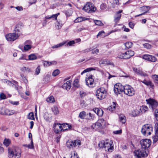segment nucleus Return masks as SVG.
<instances>
[{
	"mask_svg": "<svg viewBox=\"0 0 158 158\" xmlns=\"http://www.w3.org/2000/svg\"><path fill=\"white\" fill-rule=\"evenodd\" d=\"M150 57V55L148 54L143 55L142 56L143 58L146 60H148L149 61V60Z\"/></svg>",
	"mask_w": 158,
	"mask_h": 158,
	"instance_id": "de8ad7c7",
	"label": "nucleus"
},
{
	"mask_svg": "<svg viewBox=\"0 0 158 158\" xmlns=\"http://www.w3.org/2000/svg\"><path fill=\"white\" fill-rule=\"evenodd\" d=\"M125 56L124 55V53H120L118 54V56H117V57H118L119 58L121 59H125Z\"/></svg>",
	"mask_w": 158,
	"mask_h": 158,
	"instance_id": "4d7b16f0",
	"label": "nucleus"
},
{
	"mask_svg": "<svg viewBox=\"0 0 158 158\" xmlns=\"http://www.w3.org/2000/svg\"><path fill=\"white\" fill-rule=\"evenodd\" d=\"M103 122H104V120L103 119H100L98 120V121L95 123V125H97L100 127L102 128L104 126V123Z\"/></svg>",
	"mask_w": 158,
	"mask_h": 158,
	"instance_id": "393cba45",
	"label": "nucleus"
},
{
	"mask_svg": "<svg viewBox=\"0 0 158 158\" xmlns=\"http://www.w3.org/2000/svg\"><path fill=\"white\" fill-rule=\"evenodd\" d=\"M98 145L101 148H105L106 151L107 149L108 151L109 152H112L113 149V145L112 142H109L107 141H101L98 143Z\"/></svg>",
	"mask_w": 158,
	"mask_h": 158,
	"instance_id": "f03ea898",
	"label": "nucleus"
},
{
	"mask_svg": "<svg viewBox=\"0 0 158 158\" xmlns=\"http://www.w3.org/2000/svg\"><path fill=\"white\" fill-rule=\"evenodd\" d=\"M153 128L152 126L149 124L144 125L141 129V132L145 136L150 135L153 131Z\"/></svg>",
	"mask_w": 158,
	"mask_h": 158,
	"instance_id": "20e7f679",
	"label": "nucleus"
},
{
	"mask_svg": "<svg viewBox=\"0 0 158 158\" xmlns=\"http://www.w3.org/2000/svg\"><path fill=\"white\" fill-rule=\"evenodd\" d=\"M135 158H141L142 157H146L148 156V151L146 149H138L135 150L133 152Z\"/></svg>",
	"mask_w": 158,
	"mask_h": 158,
	"instance_id": "7ed1b4c3",
	"label": "nucleus"
},
{
	"mask_svg": "<svg viewBox=\"0 0 158 158\" xmlns=\"http://www.w3.org/2000/svg\"><path fill=\"white\" fill-rule=\"evenodd\" d=\"M154 114L156 119L158 121V110H155Z\"/></svg>",
	"mask_w": 158,
	"mask_h": 158,
	"instance_id": "603ef678",
	"label": "nucleus"
},
{
	"mask_svg": "<svg viewBox=\"0 0 158 158\" xmlns=\"http://www.w3.org/2000/svg\"><path fill=\"white\" fill-rule=\"evenodd\" d=\"M31 45H29L27 44L25 45L24 47V50L25 51H28L30 49H31Z\"/></svg>",
	"mask_w": 158,
	"mask_h": 158,
	"instance_id": "8fccbe9b",
	"label": "nucleus"
},
{
	"mask_svg": "<svg viewBox=\"0 0 158 158\" xmlns=\"http://www.w3.org/2000/svg\"><path fill=\"white\" fill-rule=\"evenodd\" d=\"M107 92L103 88H100L97 90L96 95L100 100L104 99L106 95Z\"/></svg>",
	"mask_w": 158,
	"mask_h": 158,
	"instance_id": "423d86ee",
	"label": "nucleus"
},
{
	"mask_svg": "<svg viewBox=\"0 0 158 158\" xmlns=\"http://www.w3.org/2000/svg\"><path fill=\"white\" fill-rule=\"evenodd\" d=\"M0 98L1 99H4L6 98V97L3 93H1L0 94Z\"/></svg>",
	"mask_w": 158,
	"mask_h": 158,
	"instance_id": "e2e57ef3",
	"label": "nucleus"
},
{
	"mask_svg": "<svg viewBox=\"0 0 158 158\" xmlns=\"http://www.w3.org/2000/svg\"><path fill=\"white\" fill-rule=\"evenodd\" d=\"M21 71L24 72H29L31 71V69L30 68L25 67H22L21 68Z\"/></svg>",
	"mask_w": 158,
	"mask_h": 158,
	"instance_id": "a19ab883",
	"label": "nucleus"
},
{
	"mask_svg": "<svg viewBox=\"0 0 158 158\" xmlns=\"http://www.w3.org/2000/svg\"><path fill=\"white\" fill-rule=\"evenodd\" d=\"M43 63L44 64V65L45 67H47L52 64H56V61H53L52 62H49L46 61H43Z\"/></svg>",
	"mask_w": 158,
	"mask_h": 158,
	"instance_id": "a878e982",
	"label": "nucleus"
},
{
	"mask_svg": "<svg viewBox=\"0 0 158 158\" xmlns=\"http://www.w3.org/2000/svg\"><path fill=\"white\" fill-rule=\"evenodd\" d=\"M67 42V41H64L63 42H62L61 43H60L59 44H57L56 45H54L52 47V48L54 49V48H58L61 47L63 46L64 45L66 44V43Z\"/></svg>",
	"mask_w": 158,
	"mask_h": 158,
	"instance_id": "c85d7f7f",
	"label": "nucleus"
},
{
	"mask_svg": "<svg viewBox=\"0 0 158 158\" xmlns=\"http://www.w3.org/2000/svg\"><path fill=\"white\" fill-rule=\"evenodd\" d=\"M60 73L59 70L57 69L54 70L52 73V75L54 76H56L59 74Z\"/></svg>",
	"mask_w": 158,
	"mask_h": 158,
	"instance_id": "864d4df0",
	"label": "nucleus"
},
{
	"mask_svg": "<svg viewBox=\"0 0 158 158\" xmlns=\"http://www.w3.org/2000/svg\"><path fill=\"white\" fill-rule=\"evenodd\" d=\"M144 47L147 49H150L152 48L151 45L148 43H146L143 44Z\"/></svg>",
	"mask_w": 158,
	"mask_h": 158,
	"instance_id": "49530a36",
	"label": "nucleus"
},
{
	"mask_svg": "<svg viewBox=\"0 0 158 158\" xmlns=\"http://www.w3.org/2000/svg\"><path fill=\"white\" fill-rule=\"evenodd\" d=\"M32 44V42H31V41L30 40H27V41H26L24 44V45H31V44Z\"/></svg>",
	"mask_w": 158,
	"mask_h": 158,
	"instance_id": "774afa93",
	"label": "nucleus"
},
{
	"mask_svg": "<svg viewBox=\"0 0 158 158\" xmlns=\"http://www.w3.org/2000/svg\"><path fill=\"white\" fill-rule=\"evenodd\" d=\"M150 7L149 6H144L141 7V9L143 11H144L143 13L141 14L135 16V17L140 16L143 15H144L150 9Z\"/></svg>",
	"mask_w": 158,
	"mask_h": 158,
	"instance_id": "f3484780",
	"label": "nucleus"
},
{
	"mask_svg": "<svg viewBox=\"0 0 158 158\" xmlns=\"http://www.w3.org/2000/svg\"><path fill=\"white\" fill-rule=\"evenodd\" d=\"M53 128L56 133H59L61 131H62V126L60 123H55L53 125Z\"/></svg>",
	"mask_w": 158,
	"mask_h": 158,
	"instance_id": "4468645a",
	"label": "nucleus"
},
{
	"mask_svg": "<svg viewBox=\"0 0 158 158\" xmlns=\"http://www.w3.org/2000/svg\"><path fill=\"white\" fill-rule=\"evenodd\" d=\"M83 10L87 13H92L96 10V8L92 3L88 2L85 5Z\"/></svg>",
	"mask_w": 158,
	"mask_h": 158,
	"instance_id": "39448f33",
	"label": "nucleus"
},
{
	"mask_svg": "<svg viewBox=\"0 0 158 158\" xmlns=\"http://www.w3.org/2000/svg\"><path fill=\"white\" fill-rule=\"evenodd\" d=\"M27 118L30 119L34 120L35 118L34 115V113L33 112L30 113L27 116Z\"/></svg>",
	"mask_w": 158,
	"mask_h": 158,
	"instance_id": "79ce46f5",
	"label": "nucleus"
},
{
	"mask_svg": "<svg viewBox=\"0 0 158 158\" xmlns=\"http://www.w3.org/2000/svg\"><path fill=\"white\" fill-rule=\"evenodd\" d=\"M141 82L148 86H150L152 88L154 86L153 85H152V82L150 81H147L146 80H144Z\"/></svg>",
	"mask_w": 158,
	"mask_h": 158,
	"instance_id": "2f4dec72",
	"label": "nucleus"
},
{
	"mask_svg": "<svg viewBox=\"0 0 158 158\" xmlns=\"http://www.w3.org/2000/svg\"><path fill=\"white\" fill-rule=\"evenodd\" d=\"M62 131H63L69 130L72 128L71 126L68 123L62 124Z\"/></svg>",
	"mask_w": 158,
	"mask_h": 158,
	"instance_id": "b1692460",
	"label": "nucleus"
},
{
	"mask_svg": "<svg viewBox=\"0 0 158 158\" xmlns=\"http://www.w3.org/2000/svg\"><path fill=\"white\" fill-rule=\"evenodd\" d=\"M113 105H111L110 107H109V110H111V111H113L114 110L116 106V103L114 102H113Z\"/></svg>",
	"mask_w": 158,
	"mask_h": 158,
	"instance_id": "37998d69",
	"label": "nucleus"
},
{
	"mask_svg": "<svg viewBox=\"0 0 158 158\" xmlns=\"http://www.w3.org/2000/svg\"><path fill=\"white\" fill-rule=\"evenodd\" d=\"M151 143V141L149 139H144L140 141V144L142 149H146L148 148Z\"/></svg>",
	"mask_w": 158,
	"mask_h": 158,
	"instance_id": "9b49d317",
	"label": "nucleus"
},
{
	"mask_svg": "<svg viewBox=\"0 0 158 158\" xmlns=\"http://www.w3.org/2000/svg\"><path fill=\"white\" fill-rule=\"evenodd\" d=\"M146 101L147 104L149 105V108L152 109V110L155 109L158 106L157 102L153 99L149 98L146 99Z\"/></svg>",
	"mask_w": 158,
	"mask_h": 158,
	"instance_id": "6e6552de",
	"label": "nucleus"
},
{
	"mask_svg": "<svg viewBox=\"0 0 158 158\" xmlns=\"http://www.w3.org/2000/svg\"><path fill=\"white\" fill-rule=\"evenodd\" d=\"M134 54V52L132 51H128L124 53L125 59H127L130 58Z\"/></svg>",
	"mask_w": 158,
	"mask_h": 158,
	"instance_id": "6ab92c4d",
	"label": "nucleus"
},
{
	"mask_svg": "<svg viewBox=\"0 0 158 158\" xmlns=\"http://www.w3.org/2000/svg\"><path fill=\"white\" fill-rule=\"evenodd\" d=\"M92 50V48H91L86 49L82 51V53H85L88 52Z\"/></svg>",
	"mask_w": 158,
	"mask_h": 158,
	"instance_id": "680f3d73",
	"label": "nucleus"
},
{
	"mask_svg": "<svg viewBox=\"0 0 158 158\" xmlns=\"http://www.w3.org/2000/svg\"><path fill=\"white\" fill-rule=\"evenodd\" d=\"M100 7L101 9L104 10L107 7L106 5V3H103L101 5Z\"/></svg>",
	"mask_w": 158,
	"mask_h": 158,
	"instance_id": "13d9d810",
	"label": "nucleus"
},
{
	"mask_svg": "<svg viewBox=\"0 0 158 158\" xmlns=\"http://www.w3.org/2000/svg\"><path fill=\"white\" fill-rule=\"evenodd\" d=\"M94 22L97 25L102 26L103 25V23L100 20H94Z\"/></svg>",
	"mask_w": 158,
	"mask_h": 158,
	"instance_id": "a18cd8bd",
	"label": "nucleus"
},
{
	"mask_svg": "<svg viewBox=\"0 0 158 158\" xmlns=\"http://www.w3.org/2000/svg\"><path fill=\"white\" fill-rule=\"evenodd\" d=\"M20 75L23 82L25 83H27L28 81L27 79L23 77V75L21 74Z\"/></svg>",
	"mask_w": 158,
	"mask_h": 158,
	"instance_id": "69168bd1",
	"label": "nucleus"
},
{
	"mask_svg": "<svg viewBox=\"0 0 158 158\" xmlns=\"http://www.w3.org/2000/svg\"><path fill=\"white\" fill-rule=\"evenodd\" d=\"M124 92L125 94L129 96H132L135 95V91L131 86L126 85L124 86Z\"/></svg>",
	"mask_w": 158,
	"mask_h": 158,
	"instance_id": "0eeeda50",
	"label": "nucleus"
},
{
	"mask_svg": "<svg viewBox=\"0 0 158 158\" xmlns=\"http://www.w3.org/2000/svg\"><path fill=\"white\" fill-rule=\"evenodd\" d=\"M81 145L80 140H75L74 141H68L66 142V145L69 148H73V147H75L79 146Z\"/></svg>",
	"mask_w": 158,
	"mask_h": 158,
	"instance_id": "1a4fd4ad",
	"label": "nucleus"
},
{
	"mask_svg": "<svg viewBox=\"0 0 158 158\" xmlns=\"http://www.w3.org/2000/svg\"><path fill=\"white\" fill-rule=\"evenodd\" d=\"M121 15V14L117 15V16L115 17L114 21L116 22H118L120 19Z\"/></svg>",
	"mask_w": 158,
	"mask_h": 158,
	"instance_id": "6e6d98bb",
	"label": "nucleus"
},
{
	"mask_svg": "<svg viewBox=\"0 0 158 158\" xmlns=\"http://www.w3.org/2000/svg\"><path fill=\"white\" fill-rule=\"evenodd\" d=\"M52 112L54 114L56 115L59 113V111L58 107L56 106H54L52 108Z\"/></svg>",
	"mask_w": 158,
	"mask_h": 158,
	"instance_id": "7c9ffc66",
	"label": "nucleus"
},
{
	"mask_svg": "<svg viewBox=\"0 0 158 158\" xmlns=\"http://www.w3.org/2000/svg\"><path fill=\"white\" fill-rule=\"evenodd\" d=\"M40 66H38L36 68L35 71V73L36 75H38L40 72Z\"/></svg>",
	"mask_w": 158,
	"mask_h": 158,
	"instance_id": "5fc2aeb1",
	"label": "nucleus"
},
{
	"mask_svg": "<svg viewBox=\"0 0 158 158\" xmlns=\"http://www.w3.org/2000/svg\"><path fill=\"white\" fill-rule=\"evenodd\" d=\"M87 19L85 17H79L77 18V19H76L75 20V23H79L83 21H84L85 20H86L87 19Z\"/></svg>",
	"mask_w": 158,
	"mask_h": 158,
	"instance_id": "c756f323",
	"label": "nucleus"
},
{
	"mask_svg": "<svg viewBox=\"0 0 158 158\" xmlns=\"http://www.w3.org/2000/svg\"><path fill=\"white\" fill-rule=\"evenodd\" d=\"M86 112L85 111H82L80 113L79 117L82 119H84L86 115Z\"/></svg>",
	"mask_w": 158,
	"mask_h": 158,
	"instance_id": "4c0bfd02",
	"label": "nucleus"
},
{
	"mask_svg": "<svg viewBox=\"0 0 158 158\" xmlns=\"http://www.w3.org/2000/svg\"><path fill=\"white\" fill-rule=\"evenodd\" d=\"M56 24V27L58 29H60L62 25L63 24L61 23L60 21H57L55 23Z\"/></svg>",
	"mask_w": 158,
	"mask_h": 158,
	"instance_id": "473e14b6",
	"label": "nucleus"
},
{
	"mask_svg": "<svg viewBox=\"0 0 158 158\" xmlns=\"http://www.w3.org/2000/svg\"><path fill=\"white\" fill-rule=\"evenodd\" d=\"M19 37L18 35L16 33H9L6 35V38L8 41H14Z\"/></svg>",
	"mask_w": 158,
	"mask_h": 158,
	"instance_id": "ddd939ff",
	"label": "nucleus"
},
{
	"mask_svg": "<svg viewBox=\"0 0 158 158\" xmlns=\"http://www.w3.org/2000/svg\"><path fill=\"white\" fill-rule=\"evenodd\" d=\"M6 108L1 107H0V114L4 115V112H5Z\"/></svg>",
	"mask_w": 158,
	"mask_h": 158,
	"instance_id": "bf43d9fd",
	"label": "nucleus"
},
{
	"mask_svg": "<svg viewBox=\"0 0 158 158\" xmlns=\"http://www.w3.org/2000/svg\"><path fill=\"white\" fill-rule=\"evenodd\" d=\"M133 45V44L131 42H128L124 44V45L126 48L127 49L131 48Z\"/></svg>",
	"mask_w": 158,
	"mask_h": 158,
	"instance_id": "58836bf2",
	"label": "nucleus"
},
{
	"mask_svg": "<svg viewBox=\"0 0 158 158\" xmlns=\"http://www.w3.org/2000/svg\"><path fill=\"white\" fill-rule=\"evenodd\" d=\"M11 141L9 139H5L3 141V143L6 147L8 146L10 144Z\"/></svg>",
	"mask_w": 158,
	"mask_h": 158,
	"instance_id": "72a5a7b5",
	"label": "nucleus"
},
{
	"mask_svg": "<svg viewBox=\"0 0 158 158\" xmlns=\"http://www.w3.org/2000/svg\"><path fill=\"white\" fill-rule=\"evenodd\" d=\"M133 69L134 73L144 77L147 76L148 75L146 73L142 71L141 70L139 69L134 68Z\"/></svg>",
	"mask_w": 158,
	"mask_h": 158,
	"instance_id": "2eb2a0df",
	"label": "nucleus"
},
{
	"mask_svg": "<svg viewBox=\"0 0 158 158\" xmlns=\"http://www.w3.org/2000/svg\"><path fill=\"white\" fill-rule=\"evenodd\" d=\"M86 84L89 87L92 88L95 86L94 84V80L93 78V75H90L85 79Z\"/></svg>",
	"mask_w": 158,
	"mask_h": 158,
	"instance_id": "f8f14e48",
	"label": "nucleus"
},
{
	"mask_svg": "<svg viewBox=\"0 0 158 158\" xmlns=\"http://www.w3.org/2000/svg\"><path fill=\"white\" fill-rule=\"evenodd\" d=\"M46 101L48 102L54 103L55 101L54 97L53 96H51L47 98Z\"/></svg>",
	"mask_w": 158,
	"mask_h": 158,
	"instance_id": "c9c22d12",
	"label": "nucleus"
},
{
	"mask_svg": "<svg viewBox=\"0 0 158 158\" xmlns=\"http://www.w3.org/2000/svg\"><path fill=\"white\" fill-rule=\"evenodd\" d=\"M104 33H105V32L103 31H102L99 32L97 35V37L98 38V36H101Z\"/></svg>",
	"mask_w": 158,
	"mask_h": 158,
	"instance_id": "0e129e2a",
	"label": "nucleus"
},
{
	"mask_svg": "<svg viewBox=\"0 0 158 158\" xmlns=\"http://www.w3.org/2000/svg\"><path fill=\"white\" fill-rule=\"evenodd\" d=\"M124 86L121 85L120 83L116 84L114 87V91L115 94L118 95L120 94L121 93L123 92Z\"/></svg>",
	"mask_w": 158,
	"mask_h": 158,
	"instance_id": "9d476101",
	"label": "nucleus"
},
{
	"mask_svg": "<svg viewBox=\"0 0 158 158\" xmlns=\"http://www.w3.org/2000/svg\"><path fill=\"white\" fill-rule=\"evenodd\" d=\"M60 15V13H58L56 14H53L51 15L52 19L55 20H56L57 16Z\"/></svg>",
	"mask_w": 158,
	"mask_h": 158,
	"instance_id": "3c124183",
	"label": "nucleus"
},
{
	"mask_svg": "<svg viewBox=\"0 0 158 158\" xmlns=\"http://www.w3.org/2000/svg\"><path fill=\"white\" fill-rule=\"evenodd\" d=\"M155 129V135L152 137L153 143L156 142L158 139V123L156 124Z\"/></svg>",
	"mask_w": 158,
	"mask_h": 158,
	"instance_id": "dca6fc26",
	"label": "nucleus"
},
{
	"mask_svg": "<svg viewBox=\"0 0 158 158\" xmlns=\"http://www.w3.org/2000/svg\"><path fill=\"white\" fill-rule=\"evenodd\" d=\"M15 113V111L14 110L6 108L4 115H11Z\"/></svg>",
	"mask_w": 158,
	"mask_h": 158,
	"instance_id": "4be33fe9",
	"label": "nucleus"
},
{
	"mask_svg": "<svg viewBox=\"0 0 158 158\" xmlns=\"http://www.w3.org/2000/svg\"><path fill=\"white\" fill-rule=\"evenodd\" d=\"M73 85L74 87L78 88L80 86L79 80L78 79H75L73 82Z\"/></svg>",
	"mask_w": 158,
	"mask_h": 158,
	"instance_id": "e433bc0d",
	"label": "nucleus"
},
{
	"mask_svg": "<svg viewBox=\"0 0 158 158\" xmlns=\"http://www.w3.org/2000/svg\"><path fill=\"white\" fill-rule=\"evenodd\" d=\"M4 82L5 83H6L7 84L11 86H12L13 87L14 86H15V88L17 90H18V87L17 86V85H15L14 84L12 83L10 81H8V80L6 79H5L4 80Z\"/></svg>",
	"mask_w": 158,
	"mask_h": 158,
	"instance_id": "cd10ccee",
	"label": "nucleus"
},
{
	"mask_svg": "<svg viewBox=\"0 0 158 158\" xmlns=\"http://www.w3.org/2000/svg\"><path fill=\"white\" fill-rule=\"evenodd\" d=\"M73 152H74L73 155L71 156V158H79L77 153L75 151H74Z\"/></svg>",
	"mask_w": 158,
	"mask_h": 158,
	"instance_id": "052dcab7",
	"label": "nucleus"
},
{
	"mask_svg": "<svg viewBox=\"0 0 158 158\" xmlns=\"http://www.w3.org/2000/svg\"><path fill=\"white\" fill-rule=\"evenodd\" d=\"M19 60H27L26 56L25 55H23L19 58Z\"/></svg>",
	"mask_w": 158,
	"mask_h": 158,
	"instance_id": "338daca9",
	"label": "nucleus"
},
{
	"mask_svg": "<svg viewBox=\"0 0 158 158\" xmlns=\"http://www.w3.org/2000/svg\"><path fill=\"white\" fill-rule=\"evenodd\" d=\"M140 111L139 110L135 109L133 110L130 113V114L133 117L137 116L140 115Z\"/></svg>",
	"mask_w": 158,
	"mask_h": 158,
	"instance_id": "aec40b11",
	"label": "nucleus"
},
{
	"mask_svg": "<svg viewBox=\"0 0 158 158\" xmlns=\"http://www.w3.org/2000/svg\"><path fill=\"white\" fill-rule=\"evenodd\" d=\"M71 86V83L69 81H67L66 82L64 83L63 85V88L67 90L69 89Z\"/></svg>",
	"mask_w": 158,
	"mask_h": 158,
	"instance_id": "5701e85b",
	"label": "nucleus"
},
{
	"mask_svg": "<svg viewBox=\"0 0 158 158\" xmlns=\"http://www.w3.org/2000/svg\"><path fill=\"white\" fill-rule=\"evenodd\" d=\"M37 57L35 55L32 54L28 56V59L29 60H33L36 59Z\"/></svg>",
	"mask_w": 158,
	"mask_h": 158,
	"instance_id": "c03bdc74",
	"label": "nucleus"
},
{
	"mask_svg": "<svg viewBox=\"0 0 158 158\" xmlns=\"http://www.w3.org/2000/svg\"><path fill=\"white\" fill-rule=\"evenodd\" d=\"M148 108L146 106H142L140 107L139 109L140 111V113H145L148 110Z\"/></svg>",
	"mask_w": 158,
	"mask_h": 158,
	"instance_id": "bb28decb",
	"label": "nucleus"
},
{
	"mask_svg": "<svg viewBox=\"0 0 158 158\" xmlns=\"http://www.w3.org/2000/svg\"><path fill=\"white\" fill-rule=\"evenodd\" d=\"M96 70L98 71H100V69L97 67H90L85 69L81 73V75H83L85 73L91 71Z\"/></svg>",
	"mask_w": 158,
	"mask_h": 158,
	"instance_id": "a211bd4d",
	"label": "nucleus"
},
{
	"mask_svg": "<svg viewBox=\"0 0 158 158\" xmlns=\"http://www.w3.org/2000/svg\"><path fill=\"white\" fill-rule=\"evenodd\" d=\"M94 111L99 116L102 115L103 111L101 108H95L93 109Z\"/></svg>",
	"mask_w": 158,
	"mask_h": 158,
	"instance_id": "412c9836",
	"label": "nucleus"
},
{
	"mask_svg": "<svg viewBox=\"0 0 158 158\" xmlns=\"http://www.w3.org/2000/svg\"><path fill=\"white\" fill-rule=\"evenodd\" d=\"M157 60V59L154 56L150 55L149 61L153 62H156Z\"/></svg>",
	"mask_w": 158,
	"mask_h": 158,
	"instance_id": "ea45409f",
	"label": "nucleus"
},
{
	"mask_svg": "<svg viewBox=\"0 0 158 158\" xmlns=\"http://www.w3.org/2000/svg\"><path fill=\"white\" fill-rule=\"evenodd\" d=\"M120 121L123 123H124L126 122V118L125 116L121 115L119 116Z\"/></svg>",
	"mask_w": 158,
	"mask_h": 158,
	"instance_id": "f704fd0d",
	"label": "nucleus"
},
{
	"mask_svg": "<svg viewBox=\"0 0 158 158\" xmlns=\"http://www.w3.org/2000/svg\"><path fill=\"white\" fill-rule=\"evenodd\" d=\"M75 43V41L74 40H72L68 42L67 44V43L65 44V46H72Z\"/></svg>",
	"mask_w": 158,
	"mask_h": 158,
	"instance_id": "09e8293b",
	"label": "nucleus"
},
{
	"mask_svg": "<svg viewBox=\"0 0 158 158\" xmlns=\"http://www.w3.org/2000/svg\"><path fill=\"white\" fill-rule=\"evenodd\" d=\"M21 151L18 148L15 147H9L8 150V156L9 158H20L21 157Z\"/></svg>",
	"mask_w": 158,
	"mask_h": 158,
	"instance_id": "f257e3e1",
	"label": "nucleus"
}]
</instances>
